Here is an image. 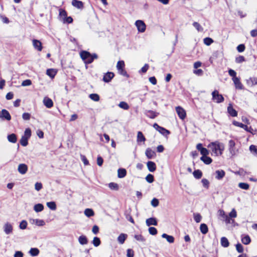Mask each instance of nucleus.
<instances>
[{"mask_svg": "<svg viewBox=\"0 0 257 257\" xmlns=\"http://www.w3.org/2000/svg\"><path fill=\"white\" fill-rule=\"evenodd\" d=\"M146 141V138L144 137L143 134L141 132H138L137 135V141L138 142H145Z\"/></svg>", "mask_w": 257, "mask_h": 257, "instance_id": "c9c22d12", "label": "nucleus"}, {"mask_svg": "<svg viewBox=\"0 0 257 257\" xmlns=\"http://www.w3.org/2000/svg\"><path fill=\"white\" fill-rule=\"evenodd\" d=\"M108 187L111 190H118L119 189V186L118 185L114 182H111L109 183Z\"/></svg>", "mask_w": 257, "mask_h": 257, "instance_id": "e433bc0d", "label": "nucleus"}, {"mask_svg": "<svg viewBox=\"0 0 257 257\" xmlns=\"http://www.w3.org/2000/svg\"><path fill=\"white\" fill-rule=\"evenodd\" d=\"M193 26L197 29L198 32H202L203 30V28L197 22H194L193 23Z\"/></svg>", "mask_w": 257, "mask_h": 257, "instance_id": "4d7b16f0", "label": "nucleus"}, {"mask_svg": "<svg viewBox=\"0 0 257 257\" xmlns=\"http://www.w3.org/2000/svg\"><path fill=\"white\" fill-rule=\"evenodd\" d=\"M238 186L241 189L244 190H247L249 189V184L246 183H239L238 184Z\"/></svg>", "mask_w": 257, "mask_h": 257, "instance_id": "3c124183", "label": "nucleus"}, {"mask_svg": "<svg viewBox=\"0 0 257 257\" xmlns=\"http://www.w3.org/2000/svg\"><path fill=\"white\" fill-rule=\"evenodd\" d=\"M146 181L149 183H152L154 181V176L151 174H149L146 177Z\"/></svg>", "mask_w": 257, "mask_h": 257, "instance_id": "5fc2aeb1", "label": "nucleus"}, {"mask_svg": "<svg viewBox=\"0 0 257 257\" xmlns=\"http://www.w3.org/2000/svg\"><path fill=\"white\" fill-rule=\"evenodd\" d=\"M47 206L48 208L52 210H55L56 209V204L54 201L48 202L47 203Z\"/></svg>", "mask_w": 257, "mask_h": 257, "instance_id": "4c0bfd02", "label": "nucleus"}, {"mask_svg": "<svg viewBox=\"0 0 257 257\" xmlns=\"http://www.w3.org/2000/svg\"><path fill=\"white\" fill-rule=\"evenodd\" d=\"M227 112L232 117L237 115V112L233 108L231 104H229L227 107Z\"/></svg>", "mask_w": 257, "mask_h": 257, "instance_id": "f3484780", "label": "nucleus"}, {"mask_svg": "<svg viewBox=\"0 0 257 257\" xmlns=\"http://www.w3.org/2000/svg\"><path fill=\"white\" fill-rule=\"evenodd\" d=\"M145 114L147 117L152 119H154L158 115L159 113L153 110H149L146 111Z\"/></svg>", "mask_w": 257, "mask_h": 257, "instance_id": "2eb2a0df", "label": "nucleus"}, {"mask_svg": "<svg viewBox=\"0 0 257 257\" xmlns=\"http://www.w3.org/2000/svg\"><path fill=\"white\" fill-rule=\"evenodd\" d=\"M34 210L36 212H41L44 210V206L41 203H38L34 205Z\"/></svg>", "mask_w": 257, "mask_h": 257, "instance_id": "c756f323", "label": "nucleus"}, {"mask_svg": "<svg viewBox=\"0 0 257 257\" xmlns=\"http://www.w3.org/2000/svg\"><path fill=\"white\" fill-rule=\"evenodd\" d=\"M4 231L6 234H10L12 233L13 230V227L12 225L9 223L7 222L4 225Z\"/></svg>", "mask_w": 257, "mask_h": 257, "instance_id": "1a4fd4ad", "label": "nucleus"}, {"mask_svg": "<svg viewBox=\"0 0 257 257\" xmlns=\"http://www.w3.org/2000/svg\"><path fill=\"white\" fill-rule=\"evenodd\" d=\"M134 238L138 241L144 243L146 241L145 238L141 234H135Z\"/></svg>", "mask_w": 257, "mask_h": 257, "instance_id": "58836bf2", "label": "nucleus"}, {"mask_svg": "<svg viewBox=\"0 0 257 257\" xmlns=\"http://www.w3.org/2000/svg\"><path fill=\"white\" fill-rule=\"evenodd\" d=\"M118 106L119 107H120L121 108H122V109H123L124 110H127L129 108L128 104L126 102H125L124 101H121L118 104Z\"/></svg>", "mask_w": 257, "mask_h": 257, "instance_id": "79ce46f5", "label": "nucleus"}, {"mask_svg": "<svg viewBox=\"0 0 257 257\" xmlns=\"http://www.w3.org/2000/svg\"><path fill=\"white\" fill-rule=\"evenodd\" d=\"M43 102L44 105L48 108H50L53 106V102L52 100L48 97H45L43 99Z\"/></svg>", "mask_w": 257, "mask_h": 257, "instance_id": "f8f14e48", "label": "nucleus"}, {"mask_svg": "<svg viewBox=\"0 0 257 257\" xmlns=\"http://www.w3.org/2000/svg\"><path fill=\"white\" fill-rule=\"evenodd\" d=\"M135 25L139 32L143 33L146 29V25L142 20H137L136 21Z\"/></svg>", "mask_w": 257, "mask_h": 257, "instance_id": "20e7f679", "label": "nucleus"}, {"mask_svg": "<svg viewBox=\"0 0 257 257\" xmlns=\"http://www.w3.org/2000/svg\"><path fill=\"white\" fill-rule=\"evenodd\" d=\"M8 141L12 143H15L17 142V136L15 134H12L8 136Z\"/></svg>", "mask_w": 257, "mask_h": 257, "instance_id": "7c9ffc66", "label": "nucleus"}, {"mask_svg": "<svg viewBox=\"0 0 257 257\" xmlns=\"http://www.w3.org/2000/svg\"><path fill=\"white\" fill-rule=\"evenodd\" d=\"M149 232L150 234L155 235L157 234V230L154 227H150L149 228Z\"/></svg>", "mask_w": 257, "mask_h": 257, "instance_id": "052dcab7", "label": "nucleus"}, {"mask_svg": "<svg viewBox=\"0 0 257 257\" xmlns=\"http://www.w3.org/2000/svg\"><path fill=\"white\" fill-rule=\"evenodd\" d=\"M28 140L26 137L22 136L20 142V144L22 146L26 147L28 144Z\"/></svg>", "mask_w": 257, "mask_h": 257, "instance_id": "37998d69", "label": "nucleus"}, {"mask_svg": "<svg viewBox=\"0 0 257 257\" xmlns=\"http://www.w3.org/2000/svg\"><path fill=\"white\" fill-rule=\"evenodd\" d=\"M125 216L126 219L127 220L130 221L132 223H135L134 220V219L133 218L132 216H131V215L130 214V213L129 212H128L127 211H126L125 212Z\"/></svg>", "mask_w": 257, "mask_h": 257, "instance_id": "603ef678", "label": "nucleus"}, {"mask_svg": "<svg viewBox=\"0 0 257 257\" xmlns=\"http://www.w3.org/2000/svg\"><path fill=\"white\" fill-rule=\"evenodd\" d=\"M33 45L35 49L38 51H41L42 50L43 47L42 43L38 40L34 39L33 40Z\"/></svg>", "mask_w": 257, "mask_h": 257, "instance_id": "4468645a", "label": "nucleus"}, {"mask_svg": "<svg viewBox=\"0 0 257 257\" xmlns=\"http://www.w3.org/2000/svg\"><path fill=\"white\" fill-rule=\"evenodd\" d=\"M28 166L25 164H20L18 167V172L22 175L25 174L28 171Z\"/></svg>", "mask_w": 257, "mask_h": 257, "instance_id": "9d476101", "label": "nucleus"}, {"mask_svg": "<svg viewBox=\"0 0 257 257\" xmlns=\"http://www.w3.org/2000/svg\"><path fill=\"white\" fill-rule=\"evenodd\" d=\"M145 155L148 159H152L156 157V153L153 151L151 148H148L146 150Z\"/></svg>", "mask_w": 257, "mask_h": 257, "instance_id": "9b49d317", "label": "nucleus"}, {"mask_svg": "<svg viewBox=\"0 0 257 257\" xmlns=\"http://www.w3.org/2000/svg\"><path fill=\"white\" fill-rule=\"evenodd\" d=\"M0 118L3 120L10 121L11 119V116L7 110L3 109L0 113Z\"/></svg>", "mask_w": 257, "mask_h": 257, "instance_id": "423d86ee", "label": "nucleus"}, {"mask_svg": "<svg viewBox=\"0 0 257 257\" xmlns=\"http://www.w3.org/2000/svg\"><path fill=\"white\" fill-rule=\"evenodd\" d=\"M91 54L89 53L88 51H82L80 53V55L81 58V59L85 62L86 60L90 56V55Z\"/></svg>", "mask_w": 257, "mask_h": 257, "instance_id": "4be33fe9", "label": "nucleus"}, {"mask_svg": "<svg viewBox=\"0 0 257 257\" xmlns=\"http://www.w3.org/2000/svg\"><path fill=\"white\" fill-rule=\"evenodd\" d=\"M40 251L37 248H31L29 251V253L32 256H36L39 254Z\"/></svg>", "mask_w": 257, "mask_h": 257, "instance_id": "72a5a7b5", "label": "nucleus"}, {"mask_svg": "<svg viewBox=\"0 0 257 257\" xmlns=\"http://www.w3.org/2000/svg\"><path fill=\"white\" fill-rule=\"evenodd\" d=\"M114 76V73L112 72H107L104 74L102 80L104 82L108 83L111 81Z\"/></svg>", "mask_w": 257, "mask_h": 257, "instance_id": "0eeeda50", "label": "nucleus"}, {"mask_svg": "<svg viewBox=\"0 0 257 257\" xmlns=\"http://www.w3.org/2000/svg\"><path fill=\"white\" fill-rule=\"evenodd\" d=\"M118 73L123 76H125L126 77H128L129 75L127 74L126 71L123 68L118 70Z\"/></svg>", "mask_w": 257, "mask_h": 257, "instance_id": "69168bd1", "label": "nucleus"}, {"mask_svg": "<svg viewBox=\"0 0 257 257\" xmlns=\"http://www.w3.org/2000/svg\"><path fill=\"white\" fill-rule=\"evenodd\" d=\"M46 74L51 78H54L56 75V72L53 69H48L47 70Z\"/></svg>", "mask_w": 257, "mask_h": 257, "instance_id": "a19ab883", "label": "nucleus"}, {"mask_svg": "<svg viewBox=\"0 0 257 257\" xmlns=\"http://www.w3.org/2000/svg\"><path fill=\"white\" fill-rule=\"evenodd\" d=\"M147 166L149 171L154 172L156 170V165L152 161H148Z\"/></svg>", "mask_w": 257, "mask_h": 257, "instance_id": "a211bd4d", "label": "nucleus"}, {"mask_svg": "<svg viewBox=\"0 0 257 257\" xmlns=\"http://www.w3.org/2000/svg\"><path fill=\"white\" fill-rule=\"evenodd\" d=\"M215 173L216 174L215 178L217 180L222 179L224 177V176L225 175V173L224 171H223L222 170H216L215 171Z\"/></svg>", "mask_w": 257, "mask_h": 257, "instance_id": "412c9836", "label": "nucleus"}, {"mask_svg": "<svg viewBox=\"0 0 257 257\" xmlns=\"http://www.w3.org/2000/svg\"><path fill=\"white\" fill-rule=\"evenodd\" d=\"M249 151L253 153V154L257 156V146L251 145L249 146Z\"/></svg>", "mask_w": 257, "mask_h": 257, "instance_id": "a18cd8bd", "label": "nucleus"}, {"mask_svg": "<svg viewBox=\"0 0 257 257\" xmlns=\"http://www.w3.org/2000/svg\"><path fill=\"white\" fill-rule=\"evenodd\" d=\"M221 245L224 247H227L229 245V242L226 237H222L220 239Z\"/></svg>", "mask_w": 257, "mask_h": 257, "instance_id": "cd10ccee", "label": "nucleus"}, {"mask_svg": "<svg viewBox=\"0 0 257 257\" xmlns=\"http://www.w3.org/2000/svg\"><path fill=\"white\" fill-rule=\"evenodd\" d=\"M232 81H233V83L235 85V87L236 89H243V86L241 83L239 78L236 77L232 78Z\"/></svg>", "mask_w": 257, "mask_h": 257, "instance_id": "ddd939ff", "label": "nucleus"}, {"mask_svg": "<svg viewBox=\"0 0 257 257\" xmlns=\"http://www.w3.org/2000/svg\"><path fill=\"white\" fill-rule=\"evenodd\" d=\"M176 111L180 119L182 120L185 119L186 116V113L184 108L180 106H178L176 107Z\"/></svg>", "mask_w": 257, "mask_h": 257, "instance_id": "39448f33", "label": "nucleus"}, {"mask_svg": "<svg viewBox=\"0 0 257 257\" xmlns=\"http://www.w3.org/2000/svg\"><path fill=\"white\" fill-rule=\"evenodd\" d=\"M162 237L164 238H166L167 241L170 243H172L174 242L175 238L172 235H168L166 233H163L162 235Z\"/></svg>", "mask_w": 257, "mask_h": 257, "instance_id": "a878e982", "label": "nucleus"}, {"mask_svg": "<svg viewBox=\"0 0 257 257\" xmlns=\"http://www.w3.org/2000/svg\"><path fill=\"white\" fill-rule=\"evenodd\" d=\"M246 83L248 86H252L257 85V77H250L246 80Z\"/></svg>", "mask_w": 257, "mask_h": 257, "instance_id": "aec40b11", "label": "nucleus"}, {"mask_svg": "<svg viewBox=\"0 0 257 257\" xmlns=\"http://www.w3.org/2000/svg\"><path fill=\"white\" fill-rule=\"evenodd\" d=\"M31 136V130L29 128H27L24 132V135L23 137H25L27 139H29Z\"/></svg>", "mask_w": 257, "mask_h": 257, "instance_id": "864d4df0", "label": "nucleus"}, {"mask_svg": "<svg viewBox=\"0 0 257 257\" xmlns=\"http://www.w3.org/2000/svg\"><path fill=\"white\" fill-rule=\"evenodd\" d=\"M146 224L147 226H150L151 225H157L158 222L156 218L151 217L146 220Z\"/></svg>", "mask_w": 257, "mask_h": 257, "instance_id": "dca6fc26", "label": "nucleus"}, {"mask_svg": "<svg viewBox=\"0 0 257 257\" xmlns=\"http://www.w3.org/2000/svg\"><path fill=\"white\" fill-rule=\"evenodd\" d=\"M84 214L88 217H90L94 215V212L92 209L87 208L84 210Z\"/></svg>", "mask_w": 257, "mask_h": 257, "instance_id": "f704fd0d", "label": "nucleus"}, {"mask_svg": "<svg viewBox=\"0 0 257 257\" xmlns=\"http://www.w3.org/2000/svg\"><path fill=\"white\" fill-rule=\"evenodd\" d=\"M79 242L82 244H86L88 243V239L86 236L85 235H81L79 236L78 238Z\"/></svg>", "mask_w": 257, "mask_h": 257, "instance_id": "473e14b6", "label": "nucleus"}, {"mask_svg": "<svg viewBox=\"0 0 257 257\" xmlns=\"http://www.w3.org/2000/svg\"><path fill=\"white\" fill-rule=\"evenodd\" d=\"M153 127L161 134H162L165 137H167L170 134V132L169 130L159 125L157 123H155L153 124Z\"/></svg>", "mask_w": 257, "mask_h": 257, "instance_id": "7ed1b4c3", "label": "nucleus"}, {"mask_svg": "<svg viewBox=\"0 0 257 257\" xmlns=\"http://www.w3.org/2000/svg\"><path fill=\"white\" fill-rule=\"evenodd\" d=\"M127 237V235L126 234L122 233L120 234L119 235V236H118L117 241L120 244H122L124 242Z\"/></svg>", "mask_w": 257, "mask_h": 257, "instance_id": "5701e85b", "label": "nucleus"}, {"mask_svg": "<svg viewBox=\"0 0 257 257\" xmlns=\"http://www.w3.org/2000/svg\"><path fill=\"white\" fill-rule=\"evenodd\" d=\"M124 67V62L123 61H119L117 62L116 68L117 70L123 68Z\"/></svg>", "mask_w": 257, "mask_h": 257, "instance_id": "680f3d73", "label": "nucleus"}, {"mask_svg": "<svg viewBox=\"0 0 257 257\" xmlns=\"http://www.w3.org/2000/svg\"><path fill=\"white\" fill-rule=\"evenodd\" d=\"M73 19L71 17H66L65 19H63V23L71 24L73 22Z\"/></svg>", "mask_w": 257, "mask_h": 257, "instance_id": "0e129e2a", "label": "nucleus"}, {"mask_svg": "<svg viewBox=\"0 0 257 257\" xmlns=\"http://www.w3.org/2000/svg\"><path fill=\"white\" fill-rule=\"evenodd\" d=\"M159 200L156 198H154L151 201V205L154 207H157L159 205Z\"/></svg>", "mask_w": 257, "mask_h": 257, "instance_id": "e2e57ef3", "label": "nucleus"}, {"mask_svg": "<svg viewBox=\"0 0 257 257\" xmlns=\"http://www.w3.org/2000/svg\"><path fill=\"white\" fill-rule=\"evenodd\" d=\"M92 243L94 246H95V247L98 246L101 243V241H100V238L97 236L94 237L92 240Z\"/></svg>", "mask_w": 257, "mask_h": 257, "instance_id": "ea45409f", "label": "nucleus"}, {"mask_svg": "<svg viewBox=\"0 0 257 257\" xmlns=\"http://www.w3.org/2000/svg\"><path fill=\"white\" fill-rule=\"evenodd\" d=\"M194 219L196 222L199 223L201 221L202 216L199 213L194 214Z\"/></svg>", "mask_w": 257, "mask_h": 257, "instance_id": "13d9d810", "label": "nucleus"}, {"mask_svg": "<svg viewBox=\"0 0 257 257\" xmlns=\"http://www.w3.org/2000/svg\"><path fill=\"white\" fill-rule=\"evenodd\" d=\"M201 182L202 183L203 186L205 188L208 189L209 187V181L206 179L203 178L202 179Z\"/></svg>", "mask_w": 257, "mask_h": 257, "instance_id": "774afa93", "label": "nucleus"}, {"mask_svg": "<svg viewBox=\"0 0 257 257\" xmlns=\"http://www.w3.org/2000/svg\"><path fill=\"white\" fill-rule=\"evenodd\" d=\"M203 42L206 45L209 46L213 42V40L211 38L206 37L203 39Z\"/></svg>", "mask_w": 257, "mask_h": 257, "instance_id": "de8ad7c7", "label": "nucleus"}, {"mask_svg": "<svg viewBox=\"0 0 257 257\" xmlns=\"http://www.w3.org/2000/svg\"><path fill=\"white\" fill-rule=\"evenodd\" d=\"M89 98L95 101H98L100 99L99 96L96 93L90 94L89 95Z\"/></svg>", "mask_w": 257, "mask_h": 257, "instance_id": "49530a36", "label": "nucleus"}, {"mask_svg": "<svg viewBox=\"0 0 257 257\" xmlns=\"http://www.w3.org/2000/svg\"><path fill=\"white\" fill-rule=\"evenodd\" d=\"M200 160L205 164L206 165H209L212 162V159L207 156H202L200 158Z\"/></svg>", "mask_w": 257, "mask_h": 257, "instance_id": "bb28decb", "label": "nucleus"}, {"mask_svg": "<svg viewBox=\"0 0 257 257\" xmlns=\"http://www.w3.org/2000/svg\"><path fill=\"white\" fill-rule=\"evenodd\" d=\"M72 5L73 6L78 9H82L83 8V3L78 0H72Z\"/></svg>", "mask_w": 257, "mask_h": 257, "instance_id": "6ab92c4d", "label": "nucleus"}, {"mask_svg": "<svg viewBox=\"0 0 257 257\" xmlns=\"http://www.w3.org/2000/svg\"><path fill=\"white\" fill-rule=\"evenodd\" d=\"M236 249L239 253H242L243 251V246L240 243H238L236 244Z\"/></svg>", "mask_w": 257, "mask_h": 257, "instance_id": "bf43d9fd", "label": "nucleus"}, {"mask_svg": "<svg viewBox=\"0 0 257 257\" xmlns=\"http://www.w3.org/2000/svg\"><path fill=\"white\" fill-rule=\"evenodd\" d=\"M27 222L26 220H23L20 222L19 227L21 229H25L27 227Z\"/></svg>", "mask_w": 257, "mask_h": 257, "instance_id": "6e6d98bb", "label": "nucleus"}, {"mask_svg": "<svg viewBox=\"0 0 257 257\" xmlns=\"http://www.w3.org/2000/svg\"><path fill=\"white\" fill-rule=\"evenodd\" d=\"M200 230L203 234H206L208 231L207 225L205 223H201L200 226Z\"/></svg>", "mask_w": 257, "mask_h": 257, "instance_id": "c85d7f7f", "label": "nucleus"}, {"mask_svg": "<svg viewBox=\"0 0 257 257\" xmlns=\"http://www.w3.org/2000/svg\"><path fill=\"white\" fill-rule=\"evenodd\" d=\"M22 118L24 120H29L31 118V114L28 112H24L22 114Z\"/></svg>", "mask_w": 257, "mask_h": 257, "instance_id": "338daca9", "label": "nucleus"}, {"mask_svg": "<svg viewBox=\"0 0 257 257\" xmlns=\"http://www.w3.org/2000/svg\"><path fill=\"white\" fill-rule=\"evenodd\" d=\"M245 61V59L244 57L243 56H241V55L236 57L235 60V61L236 63H241Z\"/></svg>", "mask_w": 257, "mask_h": 257, "instance_id": "8fccbe9b", "label": "nucleus"}, {"mask_svg": "<svg viewBox=\"0 0 257 257\" xmlns=\"http://www.w3.org/2000/svg\"><path fill=\"white\" fill-rule=\"evenodd\" d=\"M241 242L244 244L247 245L250 243L251 239L248 235L241 236Z\"/></svg>", "mask_w": 257, "mask_h": 257, "instance_id": "393cba45", "label": "nucleus"}, {"mask_svg": "<svg viewBox=\"0 0 257 257\" xmlns=\"http://www.w3.org/2000/svg\"><path fill=\"white\" fill-rule=\"evenodd\" d=\"M33 222L35 223L36 225L39 226H42L45 224V221L42 219H34Z\"/></svg>", "mask_w": 257, "mask_h": 257, "instance_id": "c03bdc74", "label": "nucleus"}, {"mask_svg": "<svg viewBox=\"0 0 257 257\" xmlns=\"http://www.w3.org/2000/svg\"><path fill=\"white\" fill-rule=\"evenodd\" d=\"M208 148L212 150L215 156H219L222 154L223 151L224 150V145L223 143H220L218 141H215L210 143L208 145Z\"/></svg>", "mask_w": 257, "mask_h": 257, "instance_id": "f257e3e1", "label": "nucleus"}, {"mask_svg": "<svg viewBox=\"0 0 257 257\" xmlns=\"http://www.w3.org/2000/svg\"><path fill=\"white\" fill-rule=\"evenodd\" d=\"M59 16L62 19V21H63V19L67 17L66 11L64 10L60 9L59 11Z\"/></svg>", "mask_w": 257, "mask_h": 257, "instance_id": "09e8293b", "label": "nucleus"}, {"mask_svg": "<svg viewBox=\"0 0 257 257\" xmlns=\"http://www.w3.org/2000/svg\"><path fill=\"white\" fill-rule=\"evenodd\" d=\"M193 175L196 179H199L202 176V173L201 171L199 169L195 170L194 171V172L193 173Z\"/></svg>", "mask_w": 257, "mask_h": 257, "instance_id": "2f4dec72", "label": "nucleus"}, {"mask_svg": "<svg viewBox=\"0 0 257 257\" xmlns=\"http://www.w3.org/2000/svg\"><path fill=\"white\" fill-rule=\"evenodd\" d=\"M126 175V171L125 169L119 168L117 170V177L119 178H123Z\"/></svg>", "mask_w": 257, "mask_h": 257, "instance_id": "b1692460", "label": "nucleus"}, {"mask_svg": "<svg viewBox=\"0 0 257 257\" xmlns=\"http://www.w3.org/2000/svg\"><path fill=\"white\" fill-rule=\"evenodd\" d=\"M235 142L231 140L228 142L229 151L231 156H233L236 154V150L235 149Z\"/></svg>", "mask_w": 257, "mask_h": 257, "instance_id": "6e6552de", "label": "nucleus"}, {"mask_svg": "<svg viewBox=\"0 0 257 257\" xmlns=\"http://www.w3.org/2000/svg\"><path fill=\"white\" fill-rule=\"evenodd\" d=\"M212 100L217 103L222 102L224 100V98L222 94L219 93V92L217 90H214L212 92Z\"/></svg>", "mask_w": 257, "mask_h": 257, "instance_id": "f03ea898", "label": "nucleus"}]
</instances>
